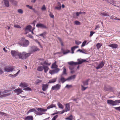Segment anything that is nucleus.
Listing matches in <instances>:
<instances>
[{
	"label": "nucleus",
	"mask_w": 120,
	"mask_h": 120,
	"mask_svg": "<svg viewBox=\"0 0 120 120\" xmlns=\"http://www.w3.org/2000/svg\"><path fill=\"white\" fill-rule=\"evenodd\" d=\"M4 5L5 6L7 7L9 6V4L8 0H3Z\"/></svg>",
	"instance_id": "nucleus-27"
},
{
	"label": "nucleus",
	"mask_w": 120,
	"mask_h": 120,
	"mask_svg": "<svg viewBox=\"0 0 120 120\" xmlns=\"http://www.w3.org/2000/svg\"><path fill=\"white\" fill-rule=\"evenodd\" d=\"M118 45L116 44H112L109 45V46L113 49H116L118 47Z\"/></svg>",
	"instance_id": "nucleus-15"
},
{
	"label": "nucleus",
	"mask_w": 120,
	"mask_h": 120,
	"mask_svg": "<svg viewBox=\"0 0 120 120\" xmlns=\"http://www.w3.org/2000/svg\"><path fill=\"white\" fill-rule=\"evenodd\" d=\"M56 61L55 62L52 64L51 67V68L52 69L56 68H57L58 66L56 64Z\"/></svg>",
	"instance_id": "nucleus-22"
},
{
	"label": "nucleus",
	"mask_w": 120,
	"mask_h": 120,
	"mask_svg": "<svg viewBox=\"0 0 120 120\" xmlns=\"http://www.w3.org/2000/svg\"><path fill=\"white\" fill-rule=\"evenodd\" d=\"M95 33V32L92 31H91L90 32V37H91L93 35V34Z\"/></svg>",
	"instance_id": "nucleus-57"
},
{
	"label": "nucleus",
	"mask_w": 120,
	"mask_h": 120,
	"mask_svg": "<svg viewBox=\"0 0 120 120\" xmlns=\"http://www.w3.org/2000/svg\"><path fill=\"white\" fill-rule=\"evenodd\" d=\"M113 107L116 110L120 111V106L118 107Z\"/></svg>",
	"instance_id": "nucleus-60"
},
{
	"label": "nucleus",
	"mask_w": 120,
	"mask_h": 120,
	"mask_svg": "<svg viewBox=\"0 0 120 120\" xmlns=\"http://www.w3.org/2000/svg\"><path fill=\"white\" fill-rule=\"evenodd\" d=\"M14 27H15L18 28H21V27L20 26L18 25H14Z\"/></svg>",
	"instance_id": "nucleus-55"
},
{
	"label": "nucleus",
	"mask_w": 120,
	"mask_h": 120,
	"mask_svg": "<svg viewBox=\"0 0 120 120\" xmlns=\"http://www.w3.org/2000/svg\"><path fill=\"white\" fill-rule=\"evenodd\" d=\"M104 63L103 61H101L98 66L96 67L95 68L97 69L101 68L104 66Z\"/></svg>",
	"instance_id": "nucleus-12"
},
{
	"label": "nucleus",
	"mask_w": 120,
	"mask_h": 120,
	"mask_svg": "<svg viewBox=\"0 0 120 120\" xmlns=\"http://www.w3.org/2000/svg\"><path fill=\"white\" fill-rule=\"evenodd\" d=\"M68 64L71 66L76 65H77V62H74L73 61H71L68 62Z\"/></svg>",
	"instance_id": "nucleus-26"
},
{
	"label": "nucleus",
	"mask_w": 120,
	"mask_h": 120,
	"mask_svg": "<svg viewBox=\"0 0 120 120\" xmlns=\"http://www.w3.org/2000/svg\"><path fill=\"white\" fill-rule=\"evenodd\" d=\"M104 90L105 91L113 92L114 90L113 88L110 86H105L104 87Z\"/></svg>",
	"instance_id": "nucleus-2"
},
{
	"label": "nucleus",
	"mask_w": 120,
	"mask_h": 120,
	"mask_svg": "<svg viewBox=\"0 0 120 120\" xmlns=\"http://www.w3.org/2000/svg\"><path fill=\"white\" fill-rule=\"evenodd\" d=\"M82 50V51L84 52H82V53H83L84 54H87V53H86L87 51L85 49H83Z\"/></svg>",
	"instance_id": "nucleus-56"
},
{
	"label": "nucleus",
	"mask_w": 120,
	"mask_h": 120,
	"mask_svg": "<svg viewBox=\"0 0 120 120\" xmlns=\"http://www.w3.org/2000/svg\"><path fill=\"white\" fill-rule=\"evenodd\" d=\"M47 109H44L41 108H38L37 109L38 111H39V113H38V114L39 115H41L44 114L43 112H45L47 111Z\"/></svg>",
	"instance_id": "nucleus-3"
},
{
	"label": "nucleus",
	"mask_w": 120,
	"mask_h": 120,
	"mask_svg": "<svg viewBox=\"0 0 120 120\" xmlns=\"http://www.w3.org/2000/svg\"><path fill=\"white\" fill-rule=\"evenodd\" d=\"M74 23L76 25H79L80 24V22L77 21H75Z\"/></svg>",
	"instance_id": "nucleus-42"
},
{
	"label": "nucleus",
	"mask_w": 120,
	"mask_h": 120,
	"mask_svg": "<svg viewBox=\"0 0 120 120\" xmlns=\"http://www.w3.org/2000/svg\"><path fill=\"white\" fill-rule=\"evenodd\" d=\"M14 92L17 94V95H19L20 93L23 92V91L22 90V89L20 88L16 89L14 90Z\"/></svg>",
	"instance_id": "nucleus-10"
},
{
	"label": "nucleus",
	"mask_w": 120,
	"mask_h": 120,
	"mask_svg": "<svg viewBox=\"0 0 120 120\" xmlns=\"http://www.w3.org/2000/svg\"><path fill=\"white\" fill-rule=\"evenodd\" d=\"M43 69L44 70V72L46 73L48 70L49 68L48 66L45 65H43Z\"/></svg>",
	"instance_id": "nucleus-21"
},
{
	"label": "nucleus",
	"mask_w": 120,
	"mask_h": 120,
	"mask_svg": "<svg viewBox=\"0 0 120 120\" xmlns=\"http://www.w3.org/2000/svg\"><path fill=\"white\" fill-rule=\"evenodd\" d=\"M76 75H75L71 76L67 79L68 81L72 79H74L75 78Z\"/></svg>",
	"instance_id": "nucleus-24"
},
{
	"label": "nucleus",
	"mask_w": 120,
	"mask_h": 120,
	"mask_svg": "<svg viewBox=\"0 0 120 120\" xmlns=\"http://www.w3.org/2000/svg\"><path fill=\"white\" fill-rule=\"evenodd\" d=\"M61 49L64 55H65L70 52V51L69 50L67 49L66 50V51L65 52L63 48H61Z\"/></svg>",
	"instance_id": "nucleus-23"
},
{
	"label": "nucleus",
	"mask_w": 120,
	"mask_h": 120,
	"mask_svg": "<svg viewBox=\"0 0 120 120\" xmlns=\"http://www.w3.org/2000/svg\"><path fill=\"white\" fill-rule=\"evenodd\" d=\"M69 68L70 70H72L74 69V67L73 66L70 65L69 66Z\"/></svg>",
	"instance_id": "nucleus-64"
},
{
	"label": "nucleus",
	"mask_w": 120,
	"mask_h": 120,
	"mask_svg": "<svg viewBox=\"0 0 120 120\" xmlns=\"http://www.w3.org/2000/svg\"><path fill=\"white\" fill-rule=\"evenodd\" d=\"M82 87L81 90L82 91L85 90L86 89V88L84 86L82 85H81Z\"/></svg>",
	"instance_id": "nucleus-51"
},
{
	"label": "nucleus",
	"mask_w": 120,
	"mask_h": 120,
	"mask_svg": "<svg viewBox=\"0 0 120 120\" xmlns=\"http://www.w3.org/2000/svg\"><path fill=\"white\" fill-rule=\"evenodd\" d=\"M61 77L58 80V82L59 83L61 82L62 83H64L65 82L68 81L67 79H65L64 77L63 76V75H61Z\"/></svg>",
	"instance_id": "nucleus-6"
},
{
	"label": "nucleus",
	"mask_w": 120,
	"mask_h": 120,
	"mask_svg": "<svg viewBox=\"0 0 120 120\" xmlns=\"http://www.w3.org/2000/svg\"><path fill=\"white\" fill-rule=\"evenodd\" d=\"M66 69L65 67H63V72L61 75H67V73L66 72Z\"/></svg>",
	"instance_id": "nucleus-36"
},
{
	"label": "nucleus",
	"mask_w": 120,
	"mask_h": 120,
	"mask_svg": "<svg viewBox=\"0 0 120 120\" xmlns=\"http://www.w3.org/2000/svg\"><path fill=\"white\" fill-rule=\"evenodd\" d=\"M27 36L29 38H33V36L30 34H28Z\"/></svg>",
	"instance_id": "nucleus-62"
},
{
	"label": "nucleus",
	"mask_w": 120,
	"mask_h": 120,
	"mask_svg": "<svg viewBox=\"0 0 120 120\" xmlns=\"http://www.w3.org/2000/svg\"><path fill=\"white\" fill-rule=\"evenodd\" d=\"M57 105L59 107V108L62 109H63V108L64 107L63 105L60 102H58V103Z\"/></svg>",
	"instance_id": "nucleus-37"
},
{
	"label": "nucleus",
	"mask_w": 120,
	"mask_h": 120,
	"mask_svg": "<svg viewBox=\"0 0 120 120\" xmlns=\"http://www.w3.org/2000/svg\"><path fill=\"white\" fill-rule=\"evenodd\" d=\"M36 26L38 28L40 27L42 29H47V27L43 24L41 23H38L36 25Z\"/></svg>",
	"instance_id": "nucleus-9"
},
{
	"label": "nucleus",
	"mask_w": 120,
	"mask_h": 120,
	"mask_svg": "<svg viewBox=\"0 0 120 120\" xmlns=\"http://www.w3.org/2000/svg\"><path fill=\"white\" fill-rule=\"evenodd\" d=\"M58 117V115H56L51 120H56V119Z\"/></svg>",
	"instance_id": "nucleus-48"
},
{
	"label": "nucleus",
	"mask_w": 120,
	"mask_h": 120,
	"mask_svg": "<svg viewBox=\"0 0 120 120\" xmlns=\"http://www.w3.org/2000/svg\"><path fill=\"white\" fill-rule=\"evenodd\" d=\"M46 8L45 6V5H43L41 8L42 10L43 11H45L46 10Z\"/></svg>",
	"instance_id": "nucleus-45"
},
{
	"label": "nucleus",
	"mask_w": 120,
	"mask_h": 120,
	"mask_svg": "<svg viewBox=\"0 0 120 120\" xmlns=\"http://www.w3.org/2000/svg\"><path fill=\"white\" fill-rule=\"evenodd\" d=\"M33 117L32 116H28L25 117V120H33Z\"/></svg>",
	"instance_id": "nucleus-28"
},
{
	"label": "nucleus",
	"mask_w": 120,
	"mask_h": 120,
	"mask_svg": "<svg viewBox=\"0 0 120 120\" xmlns=\"http://www.w3.org/2000/svg\"><path fill=\"white\" fill-rule=\"evenodd\" d=\"M10 95V94H3L2 95H1L0 96V98H2L4 97H5Z\"/></svg>",
	"instance_id": "nucleus-39"
},
{
	"label": "nucleus",
	"mask_w": 120,
	"mask_h": 120,
	"mask_svg": "<svg viewBox=\"0 0 120 120\" xmlns=\"http://www.w3.org/2000/svg\"><path fill=\"white\" fill-rule=\"evenodd\" d=\"M100 15L103 17L109 16L106 12L102 11L100 13Z\"/></svg>",
	"instance_id": "nucleus-18"
},
{
	"label": "nucleus",
	"mask_w": 120,
	"mask_h": 120,
	"mask_svg": "<svg viewBox=\"0 0 120 120\" xmlns=\"http://www.w3.org/2000/svg\"><path fill=\"white\" fill-rule=\"evenodd\" d=\"M37 70L40 71H42L43 70V67H42L41 66H38L37 68Z\"/></svg>",
	"instance_id": "nucleus-32"
},
{
	"label": "nucleus",
	"mask_w": 120,
	"mask_h": 120,
	"mask_svg": "<svg viewBox=\"0 0 120 120\" xmlns=\"http://www.w3.org/2000/svg\"><path fill=\"white\" fill-rule=\"evenodd\" d=\"M48 60H47L45 61L44 62V64L45 65H47L49 66L50 65L51 63H48Z\"/></svg>",
	"instance_id": "nucleus-41"
},
{
	"label": "nucleus",
	"mask_w": 120,
	"mask_h": 120,
	"mask_svg": "<svg viewBox=\"0 0 120 120\" xmlns=\"http://www.w3.org/2000/svg\"><path fill=\"white\" fill-rule=\"evenodd\" d=\"M60 70V69L58 68H55V69L53 70V71L54 74L57 73Z\"/></svg>",
	"instance_id": "nucleus-34"
},
{
	"label": "nucleus",
	"mask_w": 120,
	"mask_h": 120,
	"mask_svg": "<svg viewBox=\"0 0 120 120\" xmlns=\"http://www.w3.org/2000/svg\"><path fill=\"white\" fill-rule=\"evenodd\" d=\"M31 48L32 49L31 51L32 52H34L35 51L39 50V49L37 48L36 46H32L31 47Z\"/></svg>",
	"instance_id": "nucleus-13"
},
{
	"label": "nucleus",
	"mask_w": 120,
	"mask_h": 120,
	"mask_svg": "<svg viewBox=\"0 0 120 120\" xmlns=\"http://www.w3.org/2000/svg\"><path fill=\"white\" fill-rule=\"evenodd\" d=\"M23 90L27 91H31L32 90L29 87L24 88Z\"/></svg>",
	"instance_id": "nucleus-40"
},
{
	"label": "nucleus",
	"mask_w": 120,
	"mask_h": 120,
	"mask_svg": "<svg viewBox=\"0 0 120 120\" xmlns=\"http://www.w3.org/2000/svg\"><path fill=\"white\" fill-rule=\"evenodd\" d=\"M61 85L59 84H58L54 85L52 87L51 89L52 90H59L61 87Z\"/></svg>",
	"instance_id": "nucleus-5"
},
{
	"label": "nucleus",
	"mask_w": 120,
	"mask_h": 120,
	"mask_svg": "<svg viewBox=\"0 0 120 120\" xmlns=\"http://www.w3.org/2000/svg\"><path fill=\"white\" fill-rule=\"evenodd\" d=\"M57 78H54L50 80L49 82H48V83H53L55 82L56 81Z\"/></svg>",
	"instance_id": "nucleus-29"
},
{
	"label": "nucleus",
	"mask_w": 120,
	"mask_h": 120,
	"mask_svg": "<svg viewBox=\"0 0 120 120\" xmlns=\"http://www.w3.org/2000/svg\"><path fill=\"white\" fill-rule=\"evenodd\" d=\"M70 110V105L68 104H67L66 105L65 112H66Z\"/></svg>",
	"instance_id": "nucleus-20"
},
{
	"label": "nucleus",
	"mask_w": 120,
	"mask_h": 120,
	"mask_svg": "<svg viewBox=\"0 0 120 120\" xmlns=\"http://www.w3.org/2000/svg\"><path fill=\"white\" fill-rule=\"evenodd\" d=\"M42 82V80H41L38 79L37 80L36 82V84H38L39 83Z\"/></svg>",
	"instance_id": "nucleus-63"
},
{
	"label": "nucleus",
	"mask_w": 120,
	"mask_h": 120,
	"mask_svg": "<svg viewBox=\"0 0 120 120\" xmlns=\"http://www.w3.org/2000/svg\"><path fill=\"white\" fill-rule=\"evenodd\" d=\"M102 45L100 43H97L96 45L97 49H99L101 48Z\"/></svg>",
	"instance_id": "nucleus-38"
},
{
	"label": "nucleus",
	"mask_w": 120,
	"mask_h": 120,
	"mask_svg": "<svg viewBox=\"0 0 120 120\" xmlns=\"http://www.w3.org/2000/svg\"><path fill=\"white\" fill-rule=\"evenodd\" d=\"M11 1L13 4H14L15 5L17 3L14 0H11Z\"/></svg>",
	"instance_id": "nucleus-59"
},
{
	"label": "nucleus",
	"mask_w": 120,
	"mask_h": 120,
	"mask_svg": "<svg viewBox=\"0 0 120 120\" xmlns=\"http://www.w3.org/2000/svg\"><path fill=\"white\" fill-rule=\"evenodd\" d=\"M72 15L74 18L76 19L77 18V16L75 13H73Z\"/></svg>",
	"instance_id": "nucleus-61"
},
{
	"label": "nucleus",
	"mask_w": 120,
	"mask_h": 120,
	"mask_svg": "<svg viewBox=\"0 0 120 120\" xmlns=\"http://www.w3.org/2000/svg\"><path fill=\"white\" fill-rule=\"evenodd\" d=\"M90 80V79H88L85 81H83L82 83H83L84 85V86L88 85V82Z\"/></svg>",
	"instance_id": "nucleus-30"
},
{
	"label": "nucleus",
	"mask_w": 120,
	"mask_h": 120,
	"mask_svg": "<svg viewBox=\"0 0 120 120\" xmlns=\"http://www.w3.org/2000/svg\"><path fill=\"white\" fill-rule=\"evenodd\" d=\"M18 11L19 13L21 14H22L23 13V11L20 9H18Z\"/></svg>",
	"instance_id": "nucleus-52"
},
{
	"label": "nucleus",
	"mask_w": 120,
	"mask_h": 120,
	"mask_svg": "<svg viewBox=\"0 0 120 120\" xmlns=\"http://www.w3.org/2000/svg\"><path fill=\"white\" fill-rule=\"evenodd\" d=\"M0 114L2 115H4L5 116H7L8 115L7 114L4 112H0Z\"/></svg>",
	"instance_id": "nucleus-50"
},
{
	"label": "nucleus",
	"mask_w": 120,
	"mask_h": 120,
	"mask_svg": "<svg viewBox=\"0 0 120 120\" xmlns=\"http://www.w3.org/2000/svg\"><path fill=\"white\" fill-rule=\"evenodd\" d=\"M61 6H56L55 7V9L57 10H60L61 9Z\"/></svg>",
	"instance_id": "nucleus-54"
},
{
	"label": "nucleus",
	"mask_w": 120,
	"mask_h": 120,
	"mask_svg": "<svg viewBox=\"0 0 120 120\" xmlns=\"http://www.w3.org/2000/svg\"><path fill=\"white\" fill-rule=\"evenodd\" d=\"M75 44L77 45H79V44H81L82 42L81 41H75Z\"/></svg>",
	"instance_id": "nucleus-46"
},
{
	"label": "nucleus",
	"mask_w": 120,
	"mask_h": 120,
	"mask_svg": "<svg viewBox=\"0 0 120 120\" xmlns=\"http://www.w3.org/2000/svg\"><path fill=\"white\" fill-rule=\"evenodd\" d=\"M47 33L46 32H44L43 33L40 34L39 36L42 37L44 38H45V36H46Z\"/></svg>",
	"instance_id": "nucleus-31"
},
{
	"label": "nucleus",
	"mask_w": 120,
	"mask_h": 120,
	"mask_svg": "<svg viewBox=\"0 0 120 120\" xmlns=\"http://www.w3.org/2000/svg\"><path fill=\"white\" fill-rule=\"evenodd\" d=\"M53 107H56V105L53 104H52L47 107V109H49Z\"/></svg>",
	"instance_id": "nucleus-33"
},
{
	"label": "nucleus",
	"mask_w": 120,
	"mask_h": 120,
	"mask_svg": "<svg viewBox=\"0 0 120 120\" xmlns=\"http://www.w3.org/2000/svg\"><path fill=\"white\" fill-rule=\"evenodd\" d=\"M34 112L35 114H36L37 115H39V114H38V113H39V111H37L35 109L33 108L29 110L27 112V114L30 112Z\"/></svg>",
	"instance_id": "nucleus-7"
},
{
	"label": "nucleus",
	"mask_w": 120,
	"mask_h": 120,
	"mask_svg": "<svg viewBox=\"0 0 120 120\" xmlns=\"http://www.w3.org/2000/svg\"><path fill=\"white\" fill-rule=\"evenodd\" d=\"M32 26L30 25H29L26 26L25 28V31L27 30H29L30 31H31V29L32 28Z\"/></svg>",
	"instance_id": "nucleus-19"
},
{
	"label": "nucleus",
	"mask_w": 120,
	"mask_h": 120,
	"mask_svg": "<svg viewBox=\"0 0 120 120\" xmlns=\"http://www.w3.org/2000/svg\"><path fill=\"white\" fill-rule=\"evenodd\" d=\"M4 70L6 72H9L13 71V68H4Z\"/></svg>",
	"instance_id": "nucleus-16"
},
{
	"label": "nucleus",
	"mask_w": 120,
	"mask_h": 120,
	"mask_svg": "<svg viewBox=\"0 0 120 120\" xmlns=\"http://www.w3.org/2000/svg\"><path fill=\"white\" fill-rule=\"evenodd\" d=\"M75 49L74 46L72 47L71 48V53L72 54L74 53V51L75 50Z\"/></svg>",
	"instance_id": "nucleus-47"
},
{
	"label": "nucleus",
	"mask_w": 120,
	"mask_h": 120,
	"mask_svg": "<svg viewBox=\"0 0 120 120\" xmlns=\"http://www.w3.org/2000/svg\"><path fill=\"white\" fill-rule=\"evenodd\" d=\"M72 86L71 85H68V84H67L66 85V86L65 87V88H69L71 87Z\"/></svg>",
	"instance_id": "nucleus-53"
},
{
	"label": "nucleus",
	"mask_w": 120,
	"mask_h": 120,
	"mask_svg": "<svg viewBox=\"0 0 120 120\" xmlns=\"http://www.w3.org/2000/svg\"><path fill=\"white\" fill-rule=\"evenodd\" d=\"M9 76L12 78H14L16 76L15 74L14 75L10 74L9 75Z\"/></svg>",
	"instance_id": "nucleus-58"
},
{
	"label": "nucleus",
	"mask_w": 120,
	"mask_h": 120,
	"mask_svg": "<svg viewBox=\"0 0 120 120\" xmlns=\"http://www.w3.org/2000/svg\"><path fill=\"white\" fill-rule=\"evenodd\" d=\"M19 86L23 88L27 87L28 85L25 82H21L19 84Z\"/></svg>",
	"instance_id": "nucleus-17"
},
{
	"label": "nucleus",
	"mask_w": 120,
	"mask_h": 120,
	"mask_svg": "<svg viewBox=\"0 0 120 120\" xmlns=\"http://www.w3.org/2000/svg\"><path fill=\"white\" fill-rule=\"evenodd\" d=\"M77 61H78V62H77V65L79 64H81L83 62H88V61L86 60V59H77Z\"/></svg>",
	"instance_id": "nucleus-8"
},
{
	"label": "nucleus",
	"mask_w": 120,
	"mask_h": 120,
	"mask_svg": "<svg viewBox=\"0 0 120 120\" xmlns=\"http://www.w3.org/2000/svg\"><path fill=\"white\" fill-rule=\"evenodd\" d=\"M23 43V47H26L29 45V42L28 40H25Z\"/></svg>",
	"instance_id": "nucleus-14"
},
{
	"label": "nucleus",
	"mask_w": 120,
	"mask_h": 120,
	"mask_svg": "<svg viewBox=\"0 0 120 120\" xmlns=\"http://www.w3.org/2000/svg\"><path fill=\"white\" fill-rule=\"evenodd\" d=\"M48 86V85L47 84H43L42 85V90L43 91H45L47 90Z\"/></svg>",
	"instance_id": "nucleus-25"
},
{
	"label": "nucleus",
	"mask_w": 120,
	"mask_h": 120,
	"mask_svg": "<svg viewBox=\"0 0 120 120\" xmlns=\"http://www.w3.org/2000/svg\"><path fill=\"white\" fill-rule=\"evenodd\" d=\"M116 102V100L115 101L111 100H107V103L111 105L112 106L117 105Z\"/></svg>",
	"instance_id": "nucleus-4"
},
{
	"label": "nucleus",
	"mask_w": 120,
	"mask_h": 120,
	"mask_svg": "<svg viewBox=\"0 0 120 120\" xmlns=\"http://www.w3.org/2000/svg\"><path fill=\"white\" fill-rule=\"evenodd\" d=\"M49 13H50V14H49V15L50 17L51 18H52L53 19L54 17V15H53L52 13L50 12H49Z\"/></svg>",
	"instance_id": "nucleus-49"
},
{
	"label": "nucleus",
	"mask_w": 120,
	"mask_h": 120,
	"mask_svg": "<svg viewBox=\"0 0 120 120\" xmlns=\"http://www.w3.org/2000/svg\"><path fill=\"white\" fill-rule=\"evenodd\" d=\"M110 18L113 19L117 20H118L119 19L118 18H116V17L113 16V15L111 16Z\"/></svg>",
	"instance_id": "nucleus-44"
},
{
	"label": "nucleus",
	"mask_w": 120,
	"mask_h": 120,
	"mask_svg": "<svg viewBox=\"0 0 120 120\" xmlns=\"http://www.w3.org/2000/svg\"><path fill=\"white\" fill-rule=\"evenodd\" d=\"M11 54L12 56L16 58L19 57V59L22 60L25 59L29 56L31 54V53H26V52H23L21 53L15 50H11Z\"/></svg>",
	"instance_id": "nucleus-1"
},
{
	"label": "nucleus",
	"mask_w": 120,
	"mask_h": 120,
	"mask_svg": "<svg viewBox=\"0 0 120 120\" xmlns=\"http://www.w3.org/2000/svg\"><path fill=\"white\" fill-rule=\"evenodd\" d=\"M106 1L108 3L112 4L115 7H119L118 6L114 5V4H116V1L114 0H110L109 1L108 0H107Z\"/></svg>",
	"instance_id": "nucleus-11"
},
{
	"label": "nucleus",
	"mask_w": 120,
	"mask_h": 120,
	"mask_svg": "<svg viewBox=\"0 0 120 120\" xmlns=\"http://www.w3.org/2000/svg\"><path fill=\"white\" fill-rule=\"evenodd\" d=\"M73 116L72 115H71L68 117L65 118L66 120H72L73 119Z\"/></svg>",
	"instance_id": "nucleus-35"
},
{
	"label": "nucleus",
	"mask_w": 120,
	"mask_h": 120,
	"mask_svg": "<svg viewBox=\"0 0 120 120\" xmlns=\"http://www.w3.org/2000/svg\"><path fill=\"white\" fill-rule=\"evenodd\" d=\"M87 41L86 40H85L82 42V44L81 45V47H83L84 46L86 45V43Z\"/></svg>",
	"instance_id": "nucleus-43"
}]
</instances>
